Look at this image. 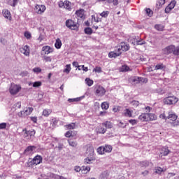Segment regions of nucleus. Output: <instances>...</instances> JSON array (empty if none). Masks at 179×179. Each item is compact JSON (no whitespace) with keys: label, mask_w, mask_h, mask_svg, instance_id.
Wrapping results in <instances>:
<instances>
[{"label":"nucleus","mask_w":179,"mask_h":179,"mask_svg":"<svg viewBox=\"0 0 179 179\" xmlns=\"http://www.w3.org/2000/svg\"><path fill=\"white\" fill-rule=\"evenodd\" d=\"M89 153L88 156L90 157H87L84 159L85 164H92V162L96 160L94 157V150L93 148L90 147L87 149V154Z\"/></svg>","instance_id":"f257e3e1"},{"label":"nucleus","mask_w":179,"mask_h":179,"mask_svg":"<svg viewBox=\"0 0 179 179\" xmlns=\"http://www.w3.org/2000/svg\"><path fill=\"white\" fill-rule=\"evenodd\" d=\"M112 151L113 146L108 144L99 147L97 148V152L99 153V155H104V153H111Z\"/></svg>","instance_id":"f03ea898"},{"label":"nucleus","mask_w":179,"mask_h":179,"mask_svg":"<svg viewBox=\"0 0 179 179\" xmlns=\"http://www.w3.org/2000/svg\"><path fill=\"white\" fill-rule=\"evenodd\" d=\"M177 118H178V116H177L176 114L169 113L168 120L172 121L171 124H172L173 127H177L178 125H179V122L177 121Z\"/></svg>","instance_id":"7ed1b4c3"},{"label":"nucleus","mask_w":179,"mask_h":179,"mask_svg":"<svg viewBox=\"0 0 179 179\" xmlns=\"http://www.w3.org/2000/svg\"><path fill=\"white\" fill-rule=\"evenodd\" d=\"M66 27H69V29H71V30H78V28L79 27V24H78L76 22H75L72 20H67L66 21Z\"/></svg>","instance_id":"20e7f679"},{"label":"nucleus","mask_w":179,"mask_h":179,"mask_svg":"<svg viewBox=\"0 0 179 179\" xmlns=\"http://www.w3.org/2000/svg\"><path fill=\"white\" fill-rule=\"evenodd\" d=\"M178 102V98L176 96H168L164 99V104L171 106V104H176Z\"/></svg>","instance_id":"39448f33"},{"label":"nucleus","mask_w":179,"mask_h":179,"mask_svg":"<svg viewBox=\"0 0 179 179\" xmlns=\"http://www.w3.org/2000/svg\"><path fill=\"white\" fill-rule=\"evenodd\" d=\"M20 90H22V87L15 84H11V86L9 89L10 94L13 95L17 94V92H20Z\"/></svg>","instance_id":"423d86ee"},{"label":"nucleus","mask_w":179,"mask_h":179,"mask_svg":"<svg viewBox=\"0 0 179 179\" xmlns=\"http://www.w3.org/2000/svg\"><path fill=\"white\" fill-rule=\"evenodd\" d=\"M24 132L23 136L25 139H30L31 136L36 135V131L34 129L27 131L26 129L22 130Z\"/></svg>","instance_id":"0eeeda50"},{"label":"nucleus","mask_w":179,"mask_h":179,"mask_svg":"<svg viewBox=\"0 0 179 179\" xmlns=\"http://www.w3.org/2000/svg\"><path fill=\"white\" fill-rule=\"evenodd\" d=\"M41 162H43V157H41V156L40 155H36L34 157L33 159H31L29 162V164L30 166H33V165H36L37 166V164H40V163H41Z\"/></svg>","instance_id":"6e6552de"},{"label":"nucleus","mask_w":179,"mask_h":179,"mask_svg":"<svg viewBox=\"0 0 179 179\" xmlns=\"http://www.w3.org/2000/svg\"><path fill=\"white\" fill-rule=\"evenodd\" d=\"M129 50V45L122 42L120 43V45H119V48H117V51H119V52H121V54H122V52H127Z\"/></svg>","instance_id":"1a4fd4ad"},{"label":"nucleus","mask_w":179,"mask_h":179,"mask_svg":"<svg viewBox=\"0 0 179 179\" xmlns=\"http://www.w3.org/2000/svg\"><path fill=\"white\" fill-rule=\"evenodd\" d=\"M20 51L22 54H24L25 57H29L30 55V46L29 45H24L22 48H20Z\"/></svg>","instance_id":"9d476101"},{"label":"nucleus","mask_w":179,"mask_h":179,"mask_svg":"<svg viewBox=\"0 0 179 179\" xmlns=\"http://www.w3.org/2000/svg\"><path fill=\"white\" fill-rule=\"evenodd\" d=\"M176 3L177 1L176 0H173L165 8V13H170L173 9H174L176 6Z\"/></svg>","instance_id":"9b49d317"},{"label":"nucleus","mask_w":179,"mask_h":179,"mask_svg":"<svg viewBox=\"0 0 179 179\" xmlns=\"http://www.w3.org/2000/svg\"><path fill=\"white\" fill-rule=\"evenodd\" d=\"M95 93L96 96H104L106 94V89L101 86H98L96 87Z\"/></svg>","instance_id":"f8f14e48"},{"label":"nucleus","mask_w":179,"mask_h":179,"mask_svg":"<svg viewBox=\"0 0 179 179\" xmlns=\"http://www.w3.org/2000/svg\"><path fill=\"white\" fill-rule=\"evenodd\" d=\"M36 150V146L34 145H30L28 146L24 151V155H26V156H29L33 153V151Z\"/></svg>","instance_id":"ddd939ff"},{"label":"nucleus","mask_w":179,"mask_h":179,"mask_svg":"<svg viewBox=\"0 0 179 179\" xmlns=\"http://www.w3.org/2000/svg\"><path fill=\"white\" fill-rule=\"evenodd\" d=\"M53 50L50 46H43L42 48V55H48V54H51Z\"/></svg>","instance_id":"4468645a"},{"label":"nucleus","mask_w":179,"mask_h":179,"mask_svg":"<svg viewBox=\"0 0 179 179\" xmlns=\"http://www.w3.org/2000/svg\"><path fill=\"white\" fill-rule=\"evenodd\" d=\"M36 10H37V13L41 15V13H44L45 12V6L44 5H36L35 7Z\"/></svg>","instance_id":"2eb2a0df"},{"label":"nucleus","mask_w":179,"mask_h":179,"mask_svg":"<svg viewBox=\"0 0 179 179\" xmlns=\"http://www.w3.org/2000/svg\"><path fill=\"white\" fill-rule=\"evenodd\" d=\"M138 120L141 122H148V121H149V115H148V113H142L139 115Z\"/></svg>","instance_id":"dca6fc26"},{"label":"nucleus","mask_w":179,"mask_h":179,"mask_svg":"<svg viewBox=\"0 0 179 179\" xmlns=\"http://www.w3.org/2000/svg\"><path fill=\"white\" fill-rule=\"evenodd\" d=\"M121 55V52L118 51V49L115 50L114 52H110L108 54L109 58H117V57H120Z\"/></svg>","instance_id":"f3484780"},{"label":"nucleus","mask_w":179,"mask_h":179,"mask_svg":"<svg viewBox=\"0 0 179 179\" xmlns=\"http://www.w3.org/2000/svg\"><path fill=\"white\" fill-rule=\"evenodd\" d=\"M155 71H165L166 70V65L163 63H159L155 66Z\"/></svg>","instance_id":"a211bd4d"},{"label":"nucleus","mask_w":179,"mask_h":179,"mask_svg":"<svg viewBox=\"0 0 179 179\" xmlns=\"http://www.w3.org/2000/svg\"><path fill=\"white\" fill-rule=\"evenodd\" d=\"M64 9L71 12L72 10V3L68 0L64 1Z\"/></svg>","instance_id":"6ab92c4d"},{"label":"nucleus","mask_w":179,"mask_h":179,"mask_svg":"<svg viewBox=\"0 0 179 179\" xmlns=\"http://www.w3.org/2000/svg\"><path fill=\"white\" fill-rule=\"evenodd\" d=\"M170 152L168 147H163L161 150V155H162V156H167Z\"/></svg>","instance_id":"aec40b11"},{"label":"nucleus","mask_w":179,"mask_h":179,"mask_svg":"<svg viewBox=\"0 0 179 179\" xmlns=\"http://www.w3.org/2000/svg\"><path fill=\"white\" fill-rule=\"evenodd\" d=\"M103 127H105L106 128H108V129H111L113 128V123L110 121H106L103 123H102Z\"/></svg>","instance_id":"412c9836"},{"label":"nucleus","mask_w":179,"mask_h":179,"mask_svg":"<svg viewBox=\"0 0 179 179\" xmlns=\"http://www.w3.org/2000/svg\"><path fill=\"white\" fill-rule=\"evenodd\" d=\"M76 15L78 16V17H83L85 15V10L83 9H80L76 11Z\"/></svg>","instance_id":"4be33fe9"},{"label":"nucleus","mask_w":179,"mask_h":179,"mask_svg":"<svg viewBox=\"0 0 179 179\" xmlns=\"http://www.w3.org/2000/svg\"><path fill=\"white\" fill-rule=\"evenodd\" d=\"M55 47L57 50H59V48H61V47H62V41H61V39H59V38L57 39H56V42L55 43Z\"/></svg>","instance_id":"5701e85b"},{"label":"nucleus","mask_w":179,"mask_h":179,"mask_svg":"<svg viewBox=\"0 0 179 179\" xmlns=\"http://www.w3.org/2000/svg\"><path fill=\"white\" fill-rule=\"evenodd\" d=\"M3 15L4 17H6V19H9V20H10V18L12 17V16L10 15V12L9 10H3Z\"/></svg>","instance_id":"b1692460"},{"label":"nucleus","mask_w":179,"mask_h":179,"mask_svg":"<svg viewBox=\"0 0 179 179\" xmlns=\"http://www.w3.org/2000/svg\"><path fill=\"white\" fill-rule=\"evenodd\" d=\"M148 121H156L157 120V116L155 113H148Z\"/></svg>","instance_id":"393cba45"},{"label":"nucleus","mask_w":179,"mask_h":179,"mask_svg":"<svg viewBox=\"0 0 179 179\" xmlns=\"http://www.w3.org/2000/svg\"><path fill=\"white\" fill-rule=\"evenodd\" d=\"M166 3V0H157V9H160L163 5Z\"/></svg>","instance_id":"a878e982"},{"label":"nucleus","mask_w":179,"mask_h":179,"mask_svg":"<svg viewBox=\"0 0 179 179\" xmlns=\"http://www.w3.org/2000/svg\"><path fill=\"white\" fill-rule=\"evenodd\" d=\"M31 113H33V108H27L24 109V113H25L26 117L30 115Z\"/></svg>","instance_id":"bb28decb"},{"label":"nucleus","mask_w":179,"mask_h":179,"mask_svg":"<svg viewBox=\"0 0 179 179\" xmlns=\"http://www.w3.org/2000/svg\"><path fill=\"white\" fill-rule=\"evenodd\" d=\"M155 29L158 31H163L164 30V27L162 24H155Z\"/></svg>","instance_id":"cd10ccee"},{"label":"nucleus","mask_w":179,"mask_h":179,"mask_svg":"<svg viewBox=\"0 0 179 179\" xmlns=\"http://www.w3.org/2000/svg\"><path fill=\"white\" fill-rule=\"evenodd\" d=\"M51 113H52V110H51V109H45L43 111V115L44 117H48V115H50Z\"/></svg>","instance_id":"c85d7f7f"},{"label":"nucleus","mask_w":179,"mask_h":179,"mask_svg":"<svg viewBox=\"0 0 179 179\" xmlns=\"http://www.w3.org/2000/svg\"><path fill=\"white\" fill-rule=\"evenodd\" d=\"M166 171V169H163L162 167H157L155 168V173L156 174H162V173Z\"/></svg>","instance_id":"c756f323"},{"label":"nucleus","mask_w":179,"mask_h":179,"mask_svg":"<svg viewBox=\"0 0 179 179\" xmlns=\"http://www.w3.org/2000/svg\"><path fill=\"white\" fill-rule=\"evenodd\" d=\"M69 145L72 146V148H76L78 146V143L76 141H73V140H68Z\"/></svg>","instance_id":"7c9ffc66"},{"label":"nucleus","mask_w":179,"mask_h":179,"mask_svg":"<svg viewBox=\"0 0 179 179\" xmlns=\"http://www.w3.org/2000/svg\"><path fill=\"white\" fill-rule=\"evenodd\" d=\"M71 69H72V68H71V64H67L66 65V69H64L63 72L64 73H69L71 72Z\"/></svg>","instance_id":"2f4dec72"},{"label":"nucleus","mask_w":179,"mask_h":179,"mask_svg":"<svg viewBox=\"0 0 179 179\" xmlns=\"http://www.w3.org/2000/svg\"><path fill=\"white\" fill-rule=\"evenodd\" d=\"M166 50L169 53L173 52L174 54V50H176V46L174 45H170L166 48Z\"/></svg>","instance_id":"473e14b6"},{"label":"nucleus","mask_w":179,"mask_h":179,"mask_svg":"<svg viewBox=\"0 0 179 179\" xmlns=\"http://www.w3.org/2000/svg\"><path fill=\"white\" fill-rule=\"evenodd\" d=\"M129 70V66H128L127 65H123L120 68L121 72H128Z\"/></svg>","instance_id":"72a5a7b5"},{"label":"nucleus","mask_w":179,"mask_h":179,"mask_svg":"<svg viewBox=\"0 0 179 179\" xmlns=\"http://www.w3.org/2000/svg\"><path fill=\"white\" fill-rule=\"evenodd\" d=\"M85 34H88L89 36H90V34L93 33V29H92V28L90 27H87L85 29Z\"/></svg>","instance_id":"f704fd0d"},{"label":"nucleus","mask_w":179,"mask_h":179,"mask_svg":"<svg viewBox=\"0 0 179 179\" xmlns=\"http://www.w3.org/2000/svg\"><path fill=\"white\" fill-rule=\"evenodd\" d=\"M85 83L87 85V86H92L94 83L93 80H90V78H86Z\"/></svg>","instance_id":"c9c22d12"},{"label":"nucleus","mask_w":179,"mask_h":179,"mask_svg":"<svg viewBox=\"0 0 179 179\" xmlns=\"http://www.w3.org/2000/svg\"><path fill=\"white\" fill-rule=\"evenodd\" d=\"M149 162L148 161H143L142 162H141V167H149Z\"/></svg>","instance_id":"e433bc0d"},{"label":"nucleus","mask_w":179,"mask_h":179,"mask_svg":"<svg viewBox=\"0 0 179 179\" xmlns=\"http://www.w3.org/2000/svg\"><path fill=\"white\" fill-rule=\"evenodd\" d=\"M42 83L41 81H36L33 83V87H40L41 86Z\"/></svg>","instance_id":"4c0bfd02"},{"label":"nucleus","mask_w":179,"mask_h":179,"mask_svg":"<svg viewBox=\"0 0 179 179\" xmlns=\"http://www.w3.org/2000/svg\"><path fill=\"white\" fill-rule=\"evenodd\" d=\"M109 14V11H103L101 13H100V16H101V17H107Z\"/></svg>","instance_id":"58836bf2"},{"label":"nucleus","mask_w":179,"mask_h":179,"mask_svg":"<svg viewBox=\"0 0 179 179\" xmlns=\"http://www.w3.org/2000/svg\"><path fill=\"white\" fill-rule=\"evenodd\" d=\"M124 115L126 117H132V112H131L129 109H126L124 112Z\"/></svg>","instance_id":"ea45409f"},{"label":"nucleus","mask_w":179,"mask_h":179,"mask_svg":"<svg viewBox=\"0 0 179 179\" xmlns=\"http://www.w3.org/2000/svg\"><path fill=\"white\" fill-rule=\"evenodd\" d=\"M107 177H108V173L107 172H103L100 176L101 179H107Z\"/></svg>","instance_id":"a19ab883"},{"label":"nucleus","mask_w":179,"mask_h":179,"mask_svg":"<svg viewBox=\"0 0 179 179\" xmlns=\"http://www.w3.org/2000/svg\"><path fill=\"white\" fill-rule=\"evenodd\" d=\"M101 108L103 110H108V103L107 102H103L101 103Z\"/></svg>","instance_id":"79ce46f5"},{"label":"nucleus","mask_w":179,"mask_h":179,"mask_svg":"<svg viewBox=\"0 0 179 179\" xmlns=\"http://www.w3.org/2000/svg\"><path fill=\"white\" fill-rule=\"evenodd\" d=\"M159 118H161V120H165V121H167L168 116H166V113H163L159 115Z\"/></svg>","instance_id":"37998d69"},{"label":"nucleus","mask_w":179,"mask_h":179,"mask_svg":"<svg viewBox=\"0 0 179 179\" xmlns=\"http://www.w3.org/2000/svg\"><path fill=\"white\" fill-rule=\"evenodd\" d=\"M99 134H106L107 132V129L104 127H100L98 130Z\"/></svg>","instance_id":"c03bdc74"},{"label":"nucleus","mask_w":179,"mask_h":179,"mask_svg":"<svg viewBox=\"0 0 179 179\" xmlns=\"http://www.w3.org/2000/svg\"><path fill=\"white\" fill-rule=\"evenodd\" d=\"M75 127H76V124L75 123H71L67 125L68 129H75Z\"/></svg>","instance_id":"a18cd8bd"},{"label":"nucleus","mask_w":179,"mask_h":179,"mask_svg":"<svg viewBox=\"0 0 179 179\" xmlns=\"http://www.w3.org/2000/svg\"><path fill=\"white\" fill-rule=\"evenodd\" d=\"M24 37H26V38H27V40H30V38H31V34H30V32H29V31H25Z\"/></svg>","instance_id":"49530a36"},{"label":"nucleus","mask_w":179,"mask_h":179,"mask_svg":"<svg viewBox=\"0 0 179 179\" xmlns=\"http://www.w3.org/2000/svg\"><path fill=\"white\" fill-rule=\"evenodd\" d=\"M73 66H74L76 68H78V71H82V69L80 68V66H79V63L78 62H73Z\"/></svg>","instance_id":"de8ad7c7"},{"label":"nucleus","mask_w":179,"mask_h":179,"mask_svg":"<svg viewBox=\"0 0 179 179\" xmlns=\"http://www.w3.org/2000/svg\"><path fill=\"white\" fill-rule=\"evenodd\" d=\"M43 59L44 61H45V62H51V61H52V59H51V57H48V56H43Z\"/></svg>","instance_id":"09e8293b"},{"label":"nucleus","mask_w":179,"mask_h":179,"mask_svg":"<svg viewBox=\"0 0 179 179\" xmlns=\"http://www.w3.org/2000/svg\"><path fill=\"white\" fill-rule=\"evenodd\" d=\"M145 12L148 14V16L151 17L153 15V12L152 11V10H150V8H146Z\"/></svg>","instance_id":"8fccbe9b"},{"label":"nucleus","mask_w":179,"mask_h":179,"mask_svg":"<svg viewBox=\"0 0 179 179\" xmlns=\"http://www.w3.org/2000/svg\"><path fill=\"white\" fill-rule=\"evenodd\" d=\"M18 117H20L21 118H23L26 117V114L24 113V110H22L20 113H17Z\"/></svg>","instance_id":"3c124183"},{"label":"nucleus","mask_w":179,"mask_h":179,"mask_svg":"<svg viewBox=\"0 0 179 179\" xmlns=\"http://www.w3.org/2000/svg\"><path fill=\"white\" fill-rule=\"evenodd\" d=\"M137 45H143V44H146V42L143 40L136 41Z\"/></svg>","instance_id":"603ef678"},{"label":"nucleus","mask_w":179,"mask_h":179,"mask_svg":"<svg viewBox=\"0 0 179 179\" xmlns=\"http://www.w3.org/2000/svg\"><path fill=\"white\" fill-rule=\"evenodd\" d=\"M173 55H179V46H177L176 48H175L174 51H173Z\"/></svg>","instance_id":"864d4df0"},{"label":"nucleus","mask_w":179,"mask_h":179,"mask_svg":"<svg viewBox=\"0 0 179 179\" xmlns=\"http://www.w3.org/2000/svg\"><path fill=\"white\" fill-rule=\"evenodd\" d=\"M33 72H35L36 73H40V72H41V69H40V67L34 68Z\"/></svg>","instance_id":"5fc2aeb1"},{"label":"nucleus","mask_w":179,"mask_h":179,"mask_svg":"<svg viewBox=\"0 0 179 179\" xmlns=\"http://www.w3.org/2000/svg\"><path fill=\"white\" fill-rule=\"evenodd\" d=\"M129 124H131V125H136V124H138V121L136 120H129Z\"/></svg>","instance_id":"6e6d98bb"},{"label":"nucleus","mask_w":179,"mask_h":179,"mask_svg":"<svg viewBox=\"0 0 179 179\" xmlns=\"http://www.w3.org/2000/svg\"><path fill=\"white\" fill-rule=\"evenodd\" d=\"M94 72H97L98 73H100L101 72V67H95L94 69Z\"/></svg>","instance_id":"4d7b16f0"},{"label":"nucleus","mask_w":179,"mask_h":179,"mask_svg":"<svg viewBox=\"0 0 179 179\" xmlns=\"http://www.w3.org/2000/svg\"><path fill=\"white\" fill-rule=\"evenodd\" d=\"M14 106H15V108H20L22 107V103L17 102Z\"/></svg>","instance_id":"13d9d810"},{"label":"nucleus","mask_w":179,"mask_h":179,"mask_svg":"<svg viewBox=\"0 0 179 179\" xmlns=\"http://www.w3.org/2000/svg\"><path fill=\"white\" fill-rule=\"evenodd\" d=\"M71 136H72V131H67L65 134V137L66 138H71Z\"/></svg>","instance_id":"bf43d9fd"},{"label":"nucleus","mask_w":179,"mask_h":179,"mask_svg":"<svg viewBox=\"0 0 179 179\" xmlns=\"http://www.w3.org/2000/svg\"><path fill=\"white\" fill-rule=\"evenodd\" d=\"M131 104H132V106H135L136 107H138V106H139V101H132Z\"/></svg>","instance_id":"052dcab7"},{"label":"nucleus","mask_w":179,"mask_h":179,"mask_svg":"<svg viewBox=\"0 0 179 179\" xmlns=\"http://www.w3.org/2000/svg\"><path fill=\"white\" fill-rule=\"evenodd\" d=\"M117 126L120 128H125V127H127V125H125L124 123H122V122H119Z\"/></svg>","instance_id":"680f3d73"},{"label":"nucleus","mask_w":179,"mask_h":179,"mask_svg":"<svg viewBox=\"0 0 179 179\" xmlns=\"http://www.w3.org/2000/svg\"><path fill=\"white\" fill-rule=\"evenodd\" d=\"M81 70L84 71V72H87L89 71V69L87 67H85V65L80 66Z\"/></svg>","instance_id":"e2e57ef3"},{"label":"nucleus","mask_w":179,"mask_h":179,"mask_svg":"<svg viewBox=\"0 0 179 179\" xmlns=\"http://www.w3.org/2000/svg\"><path fill=\"white\" fill-rule=\"evenodd\" d=\"M5 128H6V123H1L0 129H5Z\"/></svg>","instance_id":"0e129e2a"},{"label":"nucleus","mask_w":179,"mask_h":179,"mask_svg":"<svg viewBox=\"0 0 179 179\" xmlns=\"http://www.w3.org/2000/svg\"><path fill=\"white\" fill-rule=\"evenodd\" d=\"M0 43H1V44H6V40H5V38H0Z\"/></svg>","instance_id":"69168bd1"},{"label":"nucleus","mask_w":179,"mask_h":179,"mask_svg":"<svg viewBox=\"0 0 179 179\" xmlns=\"http://www.w3.org/2000/svg\"><path fill=\"white\" fill-rule=\"evenodd\" d=\"M31 120L34 122L35 124L37 122V117H31Z\"/></svg>","instance_id":"338daca9"},{"label":"nucleus","mask_w":179,"mask_h":179,"mask_svg":"<svg viewBox=\"0 0 179 179\" xmlns=\"http://www.w3.org/2000/svg\"><path fill=\"white\" fill-rule=\"evenodd\" d=\"M112 3H113L114 6H117L118 5V0L112 1Z\"/></svg>","instance_id":"774afa93"}]
</instances>
